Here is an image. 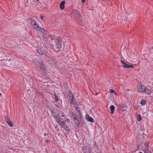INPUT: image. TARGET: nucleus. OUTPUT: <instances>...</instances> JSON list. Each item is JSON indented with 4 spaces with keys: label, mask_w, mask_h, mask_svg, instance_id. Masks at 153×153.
Here are the masks:
<instances>
[{
    "label": "nucleus",
    "mask_w": 153,
    "mask_h": 153,
    "mask_svg": "<svg viewBox=\"0 0 153 153\" xmlns=\"http://www.w3.org/2000/svg\"><path fill=\"white\" fill-rule=\"evenodd\" d=\"M67 121L65 120V121L63 120V119L60 118L59 120L57 121V123H58L64 129L68 131H69L70 129L68 126V124L67 125L66 124L65 122Z\"/></svg>",
    "instance_id": "f257e3e1"
},
{
    "label": "nucleus",
    "mask_w": 153,
    "mask_h": 153,
    "mask_svg": "<svg viewBox=\"0 0 153 153\" xmlns=\"http://www.w3.org/2000/svg\"><path fill=\"white\" fill-rule=\"evenodd\" d=\"M33 63L35 66L40 67L43 71L45 69L44 65L42 62H39L37 59H33Z\"/></svg>",
    "instance_id": "f03ea898"
},
{
    "label": "nucleus",
    "mask_w": 153,
    "mask_h": 153,
    "mask_svg": "<svg viewBox=\"0 0 153 153\" xmlns=\"http://www.w3.org/2000/svg\"><path fill=\"white\" fill-rule=\"evenodd\" d=\"M70 114L71 115L75 124L79 128L80 125V123L76 115L72 111L70 112Z\"/></svg>",
    "instance_id": "7ed1b4c3"
},
{
    "label": "nucleus",
    "mask_w": 153,
    "mask_h": 153,
    "mask_svg": "<svg viewBox=\"0 0 153 153\" xmlns=\"http://www.w3.org/2000/svg\"><path fill=\"white\" fill-rule=\"evenodd\" d=\"M51 113L52 115L53 116V117L56 119L57 122L58 120H59L60 118H62L60 117V114H57L56 112L53 110H51Z\"/></svg>",
    "instance_id": "20e7f679"
},
{
    "label": "nucleus",
    "mask_w": 153,
    "mask_h": 153,
    "mask_svg": "<svg viewBox=\"0 0 153 153\" xmlns=\"http://www.w3.org/2000/svg\"><path fill=\"white\" fill-rule=\"evenodd\" d=\"M74 16L75 19H79L80 21V22H82L81 19V15H80L79 12L77 11H75L74 13Z\"/></svg>",
    "instance_id": "39448f33"
},
{
    "label": "nucleus",
    "mask_w": 153,
    "mask_h": 153,
    "mask_svg": "<svg viewBox=\"0 0 153 153\" xmlns=\"http://www.w3.org/2000/svg\"><path fill=\"white\" fill-rule=\"evenodd\" d=\"M91 151L93 153H100L99 151L97 148L94 146H90Z\"/></svg>",
    "instance_id": "423d86ee"
},
{
    "label": "nucleus",
    "mask_w": 153,
    "mask_h": 153,
    "mask_svg": "<svg viewBox=\"0 0 153 153\" xmlns=\"http://www.w3.org/2000/svg\"><path fill=\"white\" fill-rule=\"evenodd\" d=\"M74 107L76 109V111H77L78 114H79L80 116L81 115V113L80 111L79 108V105L78 103L75 104L73 105Z\"/></svg>",
    "instance_id": "0eeeda50"
},
{
    "label": "nucleus",
    "mask_w": 153,
    "mask_h": 153,
    "mask_svg": "<svg viewBox=\"0 0 153 153\" xmlns=\"http://www.w3.org/2000/svg\"><path fill=\"white\" fill-rule=\"evenodd\" d=\"M31 24L32 26L35 28L39 27V26L36 23V22L34 19H31Z\"/></svg>",
    "instance_id": "6e6552de"
},
{
    "label": "nucleus",
    "mask_w": 153,
    "mask_h": 153,
    "mask_svg": "<svg viewBox=\"0 0 153 153\" xmlns=\"http://www.w3.org/2000/svg\"><path fill=\"white\" fill-rule=\"evenodd\" d=\"M37 52L40 55H42L44 53L45 55H46L45 51L43 49L37 48Z\"/></svg>",
    "instance_id": "1a4fd4ad"
},
{
    "label": "nucleus",
    "mask_w": 153,
    "mask_h": 153,
    "mask_svg": "<svg viewBox=\"0 0 153 153\" xmlns=\"http://www.w3.org/2000/svg\"><path fill=\"white\" fill-rule=\"evenodd\" d=\"M146 87L145 85H142L138 89V92H145V88Z\"/></svg>",
    "instance_id": "9d476101"
},
{
    "label": "nucleus",
    "mask_w": 153,
    "mask_h": 153,
    "mask_svg": "<svg viewBox=\"0 0 153 153\" xmlns=\"http://www.w3.org/2000/svg\"><path fill=\"white\" fill-rule=\"evenodd\" d=\"M86 120L88 121L91 122H94V119L91 117H90L88 114H86L85 115Z\"/></svg>",
    "instance_id": "9b49d317"
},
{
    "label": "nucleus",
    "mask_w": 153,
    "mask_h": 153,
    "mask_svg": "<svg viewBox=\"0 0 153 153\" xmlns=\"http://www.w3.org/2000/svg\"><path fill=\"white\" fill-rule=\"evenodd\" d=\"M56 47L57 49V51H61L62 48V43H56Z\"/></svg>",
    "instance_id": "f8f14e48"
},
{
    "label": "nucleus",
    "mask_w": 153,
    "mask_h": 153,
    "mask_svg": "<svg viewBox=\"0 0 153 153\" xmlns=\"http://www.w3.org/2000/svg\"><path fill=\"white\" fill-rule=\"evenodd\" d=\"M37 28H38L37 30L41 32H42L44 33H46V30L45 29L40 27H37Z\"/></svg>",
    "instance_id": "ddd939ff"
},
{
    "label": "nucleus",
    "mask_w": 153,
    "mask_h": 153,
    "mask_svg": "<svg viewBox=\"0 0 153 153\" xmlns=\"http://www.w3.org/2000/svg\"><path fill=\"white\" fill-rule=\"evenodd\" d=\"M65 2L64 1H63L61 3L60 5V7L61 10L64 9L65 7Z\"/></svg>",
    "instance_id": "4468645a"
},
{
    "label": "nucleus",
    "mask_w": 153,
    "mask_h": 153,
    "mask_svg": "<svg viewBox=\"0 0 153 153\" xmlns=\"http://www.w3.org/2000/svg\"><path fill=\"white\" fill-rule=\"evenodd\" d=\"M62 40L61 39V37L59 36L57 38L56 41V43H62Z\"/></svg>",
    "instance_id": "2eb2a0df"
},
{
    "label": "nucleus",
    "mask_w": 153,
    "mask_h": 153,
    "mask_svg": "<svg viewBox=\"0 0 153 153\" xmlns=\"http://www.w3.org/2000/svg\"><path fill=\"white\" fill-rule=\"evenodd\" d=\"M123 67L125 68H131L134 67L132 65H129L126 63L123 66Z\"/></svg>",
    "instance_id": "dca6fc26"
},
{
    "label": "nucleus",
    "mask_w": 153,
    "mask_h": 153,
    "mask_svg": "<svg viewBox=\"0 0 153 153\" xmlns=\"http://www.w3.org/2000/svg\"><path fill=\"white\" fill-rule=\"evenodd\" d=\"M110 110L111 111V113L113 114L114 113V111L115 109V107L113 105H111L110 107Z\"/></svg>",
    "instance_id": "f3484780"
},
{
    "label": "nucleus",
    "mask_w": 153,
    "mask_h": 153,
    "mask_svg": "<svg viewBox=\"0 0 153 153\" xmlns=\"http://www.w3.org/2000/svg\"><path fill=\"white\" fill-rule=\"evenodd\" d=\"M54 96L55 97V100L56 101H58L59 100H60L59 99V97L56 95V93H54ZM60 101L61 102H62L61 100H60Z\"/></svg>",
    "instance_id": "a211bd4d"
},
{
    "label": "nucleus",
    "mask_w": 153,
    "mask_h": 153,
    "mask_svg": "<svg viewBox=\"0 0 153 153\" xmlns=\"http://www.w3.org/2000/svg\"><path fill=\"white\" fill-rule=\"evenodd\" d=\"M145 92L149 95H150L151 93V91L146 87L145 88Z\"/></svg>",
    "instance_id": "6ab92c4d"
},
{
    "label": "nucleus",
    "mask_w": 153,
    "mask_h": 153,
    "mask_svg": "<svg viewBox=\"0 0 153 153\" xmlns=\"http://www.w3.org/2000/svg\"><path fill=\"white\" fill-rule=\"evenodd\" d=\"M68 95L70 99H71V98H72L74 97V95L72 93V92L70 91L68 93Z\"/></svg>",
    "instance_id": "aec40b11"
},
{
    "label": "nucleus",
    "mask_w": 153,
    "mask_h": 153,
    "mask_svg": "<svg viewBox=\"0 0 153 153\" xmlns=\"http://www.w3.org/2000/svg\"><path fill=\"white\" fill-rule=\"evenodd\" d=\"M7 123L8 125L11 127H13V123L10 121V120L9 121H8V122H7Z\"/></svg>",
    "instance_id": "412c9836"
},
{
    "label": "nucleus",
    "mask_w": 153,
    "mask_h": 153,
    "mask_svg": "<svg viewBox=\"0 0 153 153\" xmlns=\"http://www.w3.org/2000/svg\"><path fill=\"white\" fill-rule=\"evenodd\" d=\"M144 153H152L151 151L149 150V149L147 148H145L144 150Z\"/></svg>",
    "instance_id": "4be33fe9"
},
{
    "label": "nucleus",
    "mask_w": 153,
    "mask_h": 153,
    "mask_svg": "<svg viewBox=\"0 0 153 153\" xmlns=\"http://www.w3.org/2000/svg\"><path fill=\"white\" fill-rule=\"evenodd\" d=\"M43 42L44 44H45V43H47L48 41L47 38H46L45 36H43Z\"/></svg>",
    "instance_id": "5701e85b"
},
{
    "label": "nucleus",
    "mask_w": 153,
    "mask_h": 153,
    "mask_svg": "<svg viewBox=\"0 0 153 153\" xmlns=\"http://www.w3.org/2000/svg\"><path fill=\"white\" fill-rule=\"evenodd\" d=\"M146 102V101L144 100H142L141 101V104L142 105H144Z\"/></svg>",
    "instance_id": "b1692460"
},
{
    "label": "nucleus",
    "mask_w": 153,
    "mask_h": 153,
    "mask_svg": "<svg viewBox=\"0 0 153 153\" xmlns=\"http://www.w3.org/2000/svg\"><path fill=\"white\" fill-rule=\"evenodd\" d=\"M149 144V142H146L144 144V145H145V148H147V149H148Z\"/></svg>",
    "instance_id": "393cba45"
},
{
    "label": "nucleus",
    "mask_w": 153,
    "mask_h": 153,
    "mask_svg": "<svg viewBox=\"0 0 153 153\" xmlns=\"http://www.w3.org/2000/svg\"><path fill=\"white\" fill-rule=\"evenodd\" d=\"M61 114V117H62L63 118H62L63 120L65 118V115L64 114L63 112L61 111H60L59 112V114Z\"/></svg>",
    "instance_id": "a878e982"
},
{
    "label": "nucleus",
    "mask_w": 153,
    "mask_h": 153,
    "mask_svg": "<svg viewBox=\"0 0 153 153\" xmlns=\"http://www.w3.org/2000/svg\"><path fill=\"white\" fill-rule=\"evenodd\" d=\"M71 100L72 102V103H73L74 102H76V100L75 99L74 97L73 98H71Z\"/></svg>",
    "instance_id": "bb28decb"
},
{
    "label": "nucleus",
    "mask_w": 153,
    "mask_h": 153,
    "mask_svg": "<svg viewBox=\"0 0 153 153\" xmlns=\"http://www.w3.org/2000/svg\"><path fill=\"white\" fill-rule=\"evenodd\" d=\"M142 120V118L140 115H139L137 117V120L138 121H140Z\"/></svg>",
    "instance_id": "cd10ccee"
},
{
    "label": "nucleus",
    "mask_w": 153,
    "mask_h": 153,
    "mask_svg": "<svg viewBox=\"0 0 153 153\" xmlns=\"http://www.w3.org/2000/svg\"><path fill=\"white\" fill-rule=\"evenodd\" d=\"M86 148V147H84V148H83V150L84 153H87V150Z\"/></svg>",
    "instance_id": "c85d7f7f"
},
{
    "label": "nucleus",
    "mask_w": 153,
    "mask_h": 153,
    "mask_svg": "<svg viewBox=\"0 0 153 153\" xmlns=\"http://www.w3.org/2000/svg\"><path fill=\"white\" fill-rule=\"evenodd\" d=\"M10 120V119H9L7 117H5V122L7 123V122L9 121Z\"/></svg>",
    "instance_id": "c756f323"
},
{
    "label": "nucleus",
    "mask_w": 153,
    "mask_h": 153,
    "mask_svg": "<svg viewBox=\"0 0 153 153\" xmlns=\"http://www.w3.org/2000/svg\"><path fill=\"white\" fill-rule=\"evenodd\" d=\"M127 106H123V110L124 111L126 110V109H127Z\"/></svg>",
    "instance_id": "7c9ffc66"
},
{
    "label": "nucleus",
    "mask_w": 153,
    "mask_h": 153,
    "mask_svg": "<svg viewBox=\"0 0 153 153\" xmlns=\"http://www.w3.org/2000/svg\"><path fill=\"white\" fill-rule=\"evenodd\" d=\"M45 141L47 143H49L50 141L48 140V138H45Z\"/></svg>",
    "instance_id": "2f4dec72"
},
{
    "label": "nucleus",
    "mask_w": 153,
    "mask_h": 153,
    "mask_svg": "<svg viewBox=\"0 0 153 153\" xmlns=\"http://www.w3.org/2000/svg\"><path fill=\"white\" fill-rule=\"evenodd\" d=\"M110 92L111 93H114L115 94H116V93L112 89H110Z\"/></svg>",
    "instance_id": "473e14b6"
},
{
    "label": "nucleus",
    "mask_w": 153,
    "mask_h": 153,
    "mask_svg": "<svg viewBox=\"0 0 153 153\" xmlns=\"http://www.w3.org/2000/svg\"><path fill=\"white\" fill-rule=\"evenodd\" d=\"M40 18L42 20H43V18H44V17L43 16H40Z\"/></svg>",
    "instance_id": "72a5a7b5"
},
{
    "label": "nucleus",
    "mask_w": 153,
    "mask_h": 153,
    "mask_svg": "<svg viewBox=\"0 0 153 153\" xmlns=\"http://www.w3.org/2000/svg\"><path fill=\"white\" fill-rule=\"evenodd\" d=\"M121 62L122 63H123L124 65H125L126 64V63L125 62H124L122 60H121Z\"/></svg>",
    "instance_id": "f704fd0d"
},
{
    "label": "nucleus",
    "mask_w": 153,
    "mask_h": 153,
    "mask_svg": "<svg viewBox=\"0 0 153 153\" xmlns=\"http://www.w3.org/2000/svg\"><path fill=\"white\" fill-rule=\"evenodd\" d=\"M78 103H77V101H76V102H74V103H72L74 105L75 104H76Z\"/></svg>",
    "instance_id": "c9c22d12"
},
{
    "label": "nucleus",
    "mask_w": 153,
    "mask_h": 153,
    "mask_svg": "<svg viewBox=\"0 0 153 153\" xmlns=\"http://www.w3.org/2000/svg\"><path fill=\"white\" fill-rule=\"evenodd\" d=\"M85 0H81V1L82 3H84L85 2Z\"/></svg>",
    "instance_id": "e433bc0d"
},
{
    "label": "nucleus",
    "mask_w": 153,
    "mask_h": 153,
    "mask_svg": "<svg viewBox=\"0 0 153 153\" xmlns=\"http://www.w3.org/2000/svg\"><path fill=\"white\" fill-rule=\"evenodd\" d=\"M67 120H68V123H69V120H68V118H67Z\"/></svg>",
    "instance_id": "4c0bfd02"
},
{
    "label": "nucleus",
    "mask_w": 153,
    "mask_h": 153,
    "mask_svg": "<svg viewBox=\"0 0 153 153\" xmlns=\"http://www.w3.org/2000/svg\"><path fill=\"white\" fill-rule=\"evenodd\" d=\"M46 135V133H44V135L45 136Z\"/></svg>",
    "instance_id": "58836bf2"
},
{
    "label": "nucleus",
    "mask_w": 153,
    "mask_h": 153,
    "mask_svg": "<svg viewBox=\"0 0 153 153\" xmlns=\"http://www.w3.org/2000/svg\"><path fill=\"white\" fill-rule=\"evenodd\" d=\"M109 0H105L106 1H109Z\"/></svg>",
    "instance_id": "ea45409f"
},
{
    "label": "nucleus",
    "mask_w": 153,
    "mask_h": 153,
    "mask_svg": "<svg viewBox=\"0 0 153 153\" xmlns=\"http://www.w3.org/2000/svg\"><path fill=\"white\" fill-rule=\"evenodd\" d=\"M56 106L57 107H58V105H56Z\"/></svg>",
    "instance_id": "a19ab883"
},
{
    "label": "nucleus",
    "mask_w": 153,
    "mask_h": 153,
    "mask_svg": "<svg viewBox=\"0 0 153 153\" xmlns=\"http://www.w3.org/2000/svg\"><path fill=\"white\" fill-rule=\"evenodd\" d=\"M1 95V94L0 93V96Z\"/></svg>",
    "instance_id": "79ce46f5"
},
{
    "label": "nucleus",
    "mask_w": 153,
    "mask_h": 153,
    "mask_svg": "<svg viewBox=\"0 0 153 153\" xmlns=\"http://www.w3.org/2000/svg\"><path fill=\"white\" fill-rule=\"evenodd\" d=\"M54 153H57V152H55Z\"/></svg>",
    "instance_id": "37998d69"
},
{
    "label": "nucleus",
    "mask_w": 153,
    "mask_h": 153,
    "mask_svg": "<svg viewBox=\"0 0 153 153\" xmlns=\"http://www.w3.org/2000/svg\"><path fill=\"white\" fill-rule=\"evenodd\" d=\"M36 1H37L38 0H36Z\"/></svg>",
    "instance_id": "c03bdc74"
}]
</instances>
